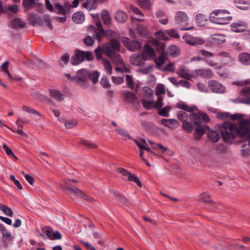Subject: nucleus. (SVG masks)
<instances>
[{
	"label": "nucleus",
	"mask_w": 250,
	"mask_h": 250,
	"mask_svg": "<svg viewBox=\"0 0 250 250\" xmlns=\"http://www.w3.org/2000/svg\"><path fill=\"white\" fill-rule=\"evenodd\" d=\"M208 85L209 89L213 93L222 94L225 92V86L215 80L209 81Z\"/></svg>",
	"instance_id": "7"
},
{
	"label": "nucleus",
	"mask_w": 250,
	"mask_h": 250,
	"mask_svg": "<svg viewBox=\"0 0 250 250\" xmlns=\"http://www.w3.org/2000/svg\"><path fill=\"white\" fill-rule=\"evenodd\" d=\"M136 144V145L141 149L144 148V146L146 145V142L145 140L142 139L140 140H137L132 138V139Z\"/></svg>",
	"instance_id": "59"
},
{
	"label": "nucleus",
	"mask_w": 250,
	"mask_h": 250,
	"mask_svg": "<svg viewBox=\"0 0 250 250\" xmlns=\"http://www.w3.org/2000/svg\"><path fill=\"white\" fill-rule=\"evenodd\" d=\"M145 59L140 55H138L136 56L131 57L130 58V61L132 64L138 66H141L144 64Z\"/></svg>",
	"instance_id": "26"
},
{
	"label": "nucleus",
	"mask_w": 250,
	"mask_h": 250,
	"mask_svg": "<svg viewBox=\"0 0 250 250\" xmlns=\"http://www.w3.org/2000/svg\"><path fill=\"white\" fill-rule=\"evenodd\" d=\"M124 45L130 51L134 52L140 50L142 48L141 43L136 40L130 41L129 38H125L123 40Z\"/></svg>",
	"instance_id": "6"
},
{
	"label": "nucleus",
	"mask_w": 250,
	"mask_h": 250,
	"mask_svg": "<svg viewBox=\"0 0 250 250\" xmlns=\"http://www.w3.org/2000/svg\"><path fill=\"white\" fill-rule=\"evenodd\" d=\"M210 41L212 43L221 44L226 41V37L223 34H215L212 35L210 38Z\"/></svg>",
	"instance_id": "17"
},
{
	"label": "nucleus",
	"mask_w": 250,
	"mask_h": 250,
	"mask_svg": "<svg viewBox=\"0 0 250 250\" xmlns=\"http://www.w3.org/2000/svg\"><path fill=\"white\" fill-rule=\"evenodd\" d=\"M9 62L8 61H5L1 65H0V68L1 69L2 71L5 73L8 76V77L9 79H13V77L11 75V74L9 73L8 70V66Z\"/></svg>",
	"instance_id": "46"
},
{
	"label": "nucleus",
	"mask_w": 250,
	"mask_h": 250,
	"mask_svg": "<svg viewBox=\"0 0 250 250\" xmlns=\"http://www.w3.org/2000/svg\"><path fill=\"white\" fill-rule=\"evenodd\" d=\"M141 102L143 107L147 110L154 107V101L153 100H146L143 99L141 100Z\"/></svg>",
	"instance_id": "37"
},
{
	"label": "nucleus",
	"mask_w": 250,
	"mask_h": 250,
	"mask_svg": "<svg viewBox=\"0 0 250 250\" xmlns=\"http://www.w3.org/2000/svg\"><path fill=\"white\" fill-rule=\"evenodd\" d=\"M22 109L24 111L28 112L29 113L35 114L39 116H41V114L38 111L26 105H23L22 106Z\"/></svg>",
	"instance_id": "49"
},
{
	"label": "nucleus",
	"mask_w": 250,
	"mask_h": 250,
	"mask_svg": "<svg viewBox=\"0 0 250 250\" xmlns=\"http://www.w3.org/2000/svg\"><path fill=\"white\" fill-rule=\"evenodd\" d=\"M142 96L146 98H150L153 96V91L149 87L145 86L142 89Z\"/></svg>",
	"instance_id": "39"
},
{
	"label": "nucleus",
	"mask_w": 250,
	"mask_h": 250,
	"mask_svg": "<svg viewBox=\"0 0 250 250\" xmlns=\"http://www.w3.org/2000/svg\"><path fill=\"white\" fill-rule=\"evenodd\" d=\"M190 120L196 125H201L202 120L206 122L209 121L208 116L204 113L192 114L190 116Z\"/></svg>",
	"instance_id": "9"
},
{
	"label": "nucleus",
	"mask_w": 250,
	"mask_h": 250,
	"mask_svg": "<svg viewBox=\"0 0 250 250\" xmlns=\"http://www.w3.org/2000/svg\"><path fill=\"white\" fill-rule=\"evenodd\" d=\"M208 137L213 143L217 142L220 139V134L216 131L211 130L208 132Z\"/></svg>",
	"instance_id": "29"
},
{
	"label": "nucleus",
	"mask_w": 250,
	"mask_h": 250,
	"mask_svg": "<svg viewBox=\"0 0 250 250\" xmlns=\"http://www.w3.org/2000/svg\"><path fill=\"white\" fill-rule=\"evenodd\" d=\"M115 19L117 22L123 23L126 21L127 17L126 14L124 12L118 10L115 14Z\"/></svg>",
	"instance_id": "25"
},
{
	"label": "nucleus",
	"mask_w": 250,
	"mask_h": 250,
	"mask_svg": "<svg viewBox=\"0 0 250 250\" xmlns=\"http://www.w3.org/2000/svg\"><path fill=\"white\" fill-rule=\"evenodd\" d=\"M63 189L68 192L70 195H74L84 200L92 202L94 199L84 193L83 191L76 187L64 186Z\"/></svg>",
	"instance_id": "5"
},
{
	"label": "nucleus",
	"mask_w": 250,
	"mask_h": 250,
	"mask_svg": "<svg viewBox=\"0 0 250 250\" xmlns=\"http://www.w3.org/2000/svg\"><path fill=\"white\" fill-rule=\"evenodd\" d=\"M168 52L171 56L176 57L179 54V49L175 45H172L168 47Z\"/></svg>",
	"instance_id": "45"
},
{
	"label": "nucleus",
	"mask_w": 250,
	"mask_h": 250,
	"mask_svg": "<svg viewBox=\"0 0 250 250\" xmlns=\"http://www.w3.org/2000/svg\"><path fill=\"white\" fill-rule=\"evenodd\" d=\"M139 5L146 10H149L151 6V3L148 0H142L139 1Z\"/></svg>",
	"instance_id": "51"
},
{
	"label": "nucleus",
	"mask_w": 250,
	"mask_h": 250,
	"mask_svg": "<svg viewBox=\"0 0 250 250\" xmlns=\"http://www.w3.org/2000/svg\"><path fill=\"white\" fill-rule=\"evenodd\" d=\"M25 22L21 18H15L12 21V26L14 28H23L25 26Z\"/></svg>",
	"instance_id": "36"
},
{
	"label": "nucleus",
	"mask_w": 250,
	"mask_h": 250,
	"mask_svg": "<svg viewBox=\"0 0 250 250\" xmlns=\"http://www.w3.org/2000/svg\"><path fill=\"white\" fill-rule=\"evenodd\" d=\"M166 93L165 88L164 84H158L156 88V95L159 96L160 94H164Z\"/></svg>",
	"instance_id": "52"
},
{
	"label": "nucleus",
	"mask_w": 250,
	"mask_h": 250,
	"mask_svg": "<svg viewBox=\"0 0 250 250\" xmlns=\"http://www.w3.org/2000/svg\"><path fill=\"white\" fill-rule=\"evenodd\" d=\"M53 12L63 16L66 15L65 9L62 5L59 3H54Z\"/></svg>",
	"instance_id": "31"
},
{
	"label": "nucleus",
	"mask_w": 250,
	"mask_h": 250,
	"mask_svg": "<svg viewBox=\"0 0 250 250\" xmlns=\"http://www.w3.org/2000/svg\"><path fill=\"white\" fill-rule=\"evenodd\" d=\"M99 77V74L97 72H94L92 74L89 72V78L91 79L94 83L97 82L98 78Z\"/></svg>",
	"instance_id": "61"
},
{
	"label": "nucleus",
	"mask_w": 250,
	"mask_h": 250,
	"mask_svg": "<svg viewBox=\"0 0 250 250\" xmlns=\"http://www.w3.org/2000/svg\"><path fill=\"white\" fill-rule=\"evenodd\" d=\"M89 71L85 69H82L77 71V75L74 76V81L80 86L86 88L88 86L87 81L89 79Z\"/></svg>",
	"instance_id": "4"
},
{
	"label": "nucleus",
	"mask_w": 250,
	"mask_h": 250,
	"mask_svg": "<svg viewBox=\"0 0 250 250\" xmlns=\"http://www.w3.org/2000/svg\"><path fill=\"white\" fill-rule=\"evenodd\" d=\"M29 23L32 25L41 26L43 25L42 20L39 16L30 13L28 15Z\"/></svg>",
	"instance_id": "15"
},
{
	"label": "nucleus",
	"mask_w": 250,
	"mask_h": 250,
	"mask_svg": "<svg viewBox=\"0 0 250 250\" xmlns=\"http://www.w3.org/2000/svg\"><path fill=\"white\" fill-rule=\"evenodd\" d=\"M154 56L155 54L152 47L146 44L144 47L143 57L146 60V57L151 58Z\"/></svg>",
	"instance_id": "20"
},
{
	"label": "nucleus",
	"mask_w": 250,
	"mask_h": 250,
	"mask_svg": "<svg viewBox=\"0 0 250 250\" xmlns=\"http://www.w3.org/2000/svg\"><path fill=\"white\" fill-rule=\"evenodd\" d=\"M127 180L129 181H132V182H135L140 187H142V183H141L140 180L137 177V176L134 174H131L130 173V174L129 175H128V176L127 177Z\"/></svg>",
	"instance_id": "44"
},
{
	"label": "nucleus",
	"mask_w": 250,
	"mask_h": 250,
	"mask_svg": "<svg viewBox=\"0 0 250 250\" xmlns=\"http://www.w3.org/2000/svg\"><path fill=\"white\" fill-rule=\"evenodd\" d=\"M113 193L115 198L121 203L124 204L127 206H128L131 204L130 201L124 195L116 191H114Z\"/></svg>",
	"instance_id": "28"
},
{
	"label": "nucleus",
	"mask_w": 250,
	"mask_h": 250,
	"mask_svg": "<svg viewBox=\"0 0 250 250\" xmlns=\"http://www.w3.org/2000/svg\"><path fill=\"white\" fill-rule=\"evenodd\" d=\"M183 39L188 44L193 46L201 45L205 43V41L200 37H194L189 35H186L183 36Z\"/></svg>",
	"instance_id": "8"
},
{
	"label": "nucleus",
	"mask_w": 250,
	"mask_h": 250,
	"mask_svg": "<svg viewBox=\"0 0 250 250\" xmlns=\"http://www.w3.org/2000/svg\"><path fill=\"white\" fill-rule=\"evenodd\" d=\"M195 19L196 23L199 26L204 25L206 21H207L206 16L202 14H198L196 15Z\"/></svg>",
	"instance_id": "35"
},
{
	"label": "nucleus",
	"mask_w": 250,
	"mask_h": 250,
	"mask_svg": "<svg viewBox=\"0 0 250 250\" xmlns=\"http://www.w3.org/2000/svg\"><path fill=\"white\" fill-rule=\"evenodd\" d=\"M102 62L106 72L111 75L112 69L109 61L106 59H102Z\"/></svg>",
	"instance_id": "41"
},
{
	"label": "nucleus",
	"mask_w": 250,
	"mask_h": 250,
	"mask_svg": "<svg viewBox=\"0 0 250 250\" xmlns=\"http://www.w3.org/2000/svg\"><path fill=\"white\" fill-rule=\"evenodd\" d=\"M112 60V62L116 64H121L123 63V61L121 58L120 55L116 53L111 57H109Z\"/></svg>",
	"instance_id": "47"
},
{
	"label": "nucleus",
	"mask_w": 250,
	"mask_h": 250,
	"mask_svg": "<svg viewBox=\"0 0 250 250\" xmlns=\"http://www.w3.org/2000/svg\"><path fill=\"white\" fill-rule=\"evenodd\" d=\"M177 106L178 108L180 109H182L184 110L185 111L188 112H192L194 110L197 109L196 106H188V105L185 104L183 102H180L177 104Z\"/></svg>",
	"instance_id": "38"
},
{
	"label": "nucleus",
	"mask_w": 250,
	"mask_h": 250,
	"mask_svg": "<svg viewBox=\"0 0 250 250\" xmlns=\"http://www.w3.org/2000/svg\"><path fill=\"white\" fill-rule=\"evenodd\" d=\"M239 62L245 65H250V54L248 53H241L238 57Z\"/></svg>",
	"instance_id": "22"
},
{
	"label": "nucleus",
	"mask_w": 250,
	"mask_h": 250,
	"mask_svg": "<svg viewBox=\"0 0 250 250\" xmlns=\"http://www.w3.org/2000/svg\"><path fill=\"white\" fill-rule=\"evenodd\" d=\"M103 33H104L105 36L108 38H111V39H112V38H115L116 36V33L111 30H107L106 31L104 30V32ZM109 40L110 41V39Z\"/></svg>",
	"instance_id": "58"
},
{
	"label": "nucleus",
	"mask_w": 250,
	"mask_h": 250,
	"mask_svg": "<svg viewBox=\"0 0 250 250\" xmlns=\"http://www.w3.org/2000/svg\"><path fill=\"white\" fill-rule=\"evenodd\" d=\"M176 73L180 77L187 80H190L194 76L189 70L183 66L180 67L177 69Z\"/></svg>",
	"instance_id": "12"
},
{
	"label": "nucleus",
	"mask_w": 250,
	"mask_h": 250,
	"mask_svg": "<svg viewBox=\"0 0 250 250\" xmlns=\"http://www.w3.org/2000/svg\"><path fill=\"white\" fill-rule=\"evenodd\" d=\"M171 107L170 106H166L164 108H160V109H158V114L164 117H168L169 116V112L171 109Z\"/></svg>",
	"instance_id": "42"
},
{
	"label": "nucleus",
	"mask_w": 250,
	"mask_h": 250,
	"mask_svg": "<svg viewBox=\"0 0 250 250\" xmlns=\"http://www.w3.org/2000/svg\"><path fill=\"white\" fill-rule=\"evenodd\" d=\"M153 67V65L151 64L146 68H140L139 71L143 74L146 75L152 71Z\"/></svg>",
	"instance_id": "57"
},
{
	"label": "nucleus",
	"mask_w": 250,
	"mask_h": 250,
	"mask_svg": "<svg viewBox=\"0 0 250 250\" xmlns=\"http://www.w3.org/2000/svg\"><path fill=\"white\" fill-rule=\"evenodd\" d=\"M95 41V37H91L89 36H86L84 39H83V42L84 43L88 45V46H91L93 45Z\"/></svg>",
	"instance_id": "55"
},
{
	"label": "nucleus",
	"mask_w": 250,
	"mask_h": 250,
	"mask_svg": "<svg viewBox=\"0 0 250 250\" xmlns=\"http://www.w3.org/2000/svg\"><path fill=\"white\" fill-rule=\"evenodd\" d=\"M83 6L88 10L95 9L97 7V4L95 0H87L83 3Z\"/></svg>",
	"instance_id": "32"
},
{
	"label": "nucleus",
	"mask_w": 250,
	"mask_h": 250,
	"mask_svg": "<svg viewBox=\"0 0 250 250\" xmlns=\"http://www.w3.org/2000/svg\"><path fill=\"white\" fill-rule=\"evenodd\" d=\"M84 14L82 12L75 13L72 16L73 21L77 24H81L84 21Z\"/></svg>",
	"instance_id": "24"
},
{
	"label": "nucleus",
	"mask_w": 250,
	"mask_h": 250,
	"mask_svg": "<svg viewBox=\"0 0 250 250\" xmlns=\"http://www.w3.org/2000/svg\"><path fill=\"white\" fill-rule=\"evenodd\" d=\"M116 131L120 135L125 137V139H132V138L128 134V132L126 130L118 127L116 128Z\"/></svg>",
	"instance_id": "43"
},
{
	"label": "nucleus",
	"mask_w": 250,
	"mask_h": 250,
	"mask_svg": "<svg viewBox=\"0 0 250 250\" xmlns=\"http://www.w3.org/2000/svg\"><path fill=\"white\" fill-rule=\"evenodd\" d=\"M183 127L185 130L189 132H191L193 129L192 124L188 122V121L183 122Z\"/></svg>",
	"instance_id": "53"
},
{
	"label": "nucleus",
	"mask_w": 250,
	"mask_h": 250,
	"mask_svg": "<svg viewBox=\"0 0 250 250\" xmlns=\"http://www.w3.org/2000/svg\"><path fill=\"white\" fill-rule=\"evenodd\" d=\"M35 3L34 0H22V5L26 12L33 8Z\"/></svg>",
	"instance_id": "30"
},
{
	"label": "nucleus",
	"mask_w": 250,
	"mask_h": 250,
	"mask_svg": "<svg viewBox=\"0 0 250 250\" xmlns=\"http://www.w3.org/2000/svg\"><path fill=\"white\" fill-rule=\"evenodd\" d=\"M102 19L105 25H109L111 23V18L108 12L106 10H103L102 12Z\"/></svg>",
	"instance_id": "33"
},
{
	"label": "nucleus",
	"mask_w": 250,
	"mask_h": 250,
	"mask_svg": "<svg viewBox=\"0 0 250 250\" xmlns=\"http://www.w3.org/2000/svg\"><path fill=\"white\" fill-rule=\"evenodd\" d=\"M43 233H45L48 238L50 239L52 233V229L48 227L43 228L42 229Z\"/></svg>",
	"instance_id": "64"
},
{
	"label": "nucleus",
	"mask_w": 250,
	"mask_h": 250,
	"mask_svg": "<svg viewBox=\"0 0 250 250\" xmlns=\"http://www.w3.org/2000/svg\"><path fill=\"white\" fill-rule=\"evenodd\" d=\"M174 70V63L173 62H169L163 69V71L173 72Z\"/></svg>",
	"instance_id": "60"
},
{
	"label": "nucleus",
	"mask_w": 250,
	"mask_h": 250,
	"mask_svg": "<svg viewBox=\"0 0 250 250\" xmlns=\"http://www.w3.org/2000/svg\"><path fill=\"white\" fill-rule=\"evenodd\" d=\"M165 47L162 45L161 46V49L160 50V55L159 56L157 59L155 60V62L156 64V67L157 69L160 70L161 69L162 65L165 62V61L167 57L165 54L164 51Z\"/></svg>",
	"instance_id": "10"
},
{
	"label": "nucleus",
	"mask_w": 250,
	"mask_h": 250,
	"mask_svg": "<svg viewBox=\"0 0 250 250\" xmlns=\"http://www.w3.org/2000/svg\"><path fill=\"white\" fill-rule=\"evenodd\" d=\"M200 53L202 55V56L205 57L206 59L211 58L214 57V55L212 53L206 50H201Z\"/></svg>",
	"instance_id": "54"
},
{
	"label": "nucleus",
	"mask_w": 250,
	"mask_h": 250,
	"mask_svg": "<svg viewBox=\"0 0 250 250\" xmlns=\"http://www.w3.org/2000/svg\"><path fill=\"white\" fill-rule=\"evenodd\" d=\"M197 127L195 129L194 137L196 139H200L204 134L206 130L209 129V127L207 125H197Z\"/></svg>",
	"instance_id": "16"
},
{
	"label": "nucleus",
	"mask_w": 250,
	"mask_h": 250,
	"mask_svg": "<svg viewBox=\"0 0 250 250\" xmlns=\"http://www.w3.org/2000/svg\"><path fill=\"white\" fill-rule=\"evenodd\" d=\"M69 58L70 55H69L68 53H66L63 54L60 58V65L62 66H63L64 65H66L69 60Z\"/></svg>",
	"instance_id": "48"
},
{
	"label": "nucleus",
	"mask_w": 250,
	"mask_h": 250,
	"mask_svg": "<svg viewBox=\"0 0 250 250\" xmlns=\"http://www.w3.org/2000/svg\"><path fill=\"white\" fill-rule=\"evenodd\" d=\"M123 95L125 100L129 103H134L137 99L135 94L131 92L125 91L123 93Z\"/></svg>",
	"instance_id": "23"
},
{
	"label": "nucleus",
	"mask_w": 250,
	"mask_h": 250,
	"mask_svg": "<svg viewBox=\"0 0 250 250\" xmlns=\"http://www.w3.org/2000/svg\"><path fill=\"white\" fill-rule=\"evenodd\" d=\"M161 124L165 126L173 128L175 127L178 125V122L176 119H163L161 120Z\"/></svg>",
	"instance_id": "19"
},
{
	"label": "nucleus",
	"mask_w": 250,
	"mask_h": 250,
	"mask_svg": "<svg viewBox=\"0 0 250 250\" xmlns=\"http://www.w3.org/2000/svg\"><path fill=\"white\" fill-rule=\"evenodd\" d=\"M222 126V138L226 143H231L237 136L240 138H246L249 140L250 147V124L247 120H242L238 127L230 123L224 122Z\"/></svg>",
	"instance_id": "1"
},
{
	"label": "nucleus",
	"mask_w": 250,
	"mask_h": 250,
	"mask_svg": "<svg viewBox=\"0 0 250 250\" xmlns=\"http://www.w3.org/2000/svg\"><path fill=\"white\" fill-rule=\"evenodd\" d=\"M244 115L241 114H234L230 115L228 113H221L218 114L217 117L219 119H229L230 118L232 120L235 121L238 119L243 118Z\"/></svg>",
	"instance_id": "18"
},
{
	"label": "nucleus",
	"mask_w": 250,
	"mask_h": 250,
	"mask_svg": "<svg viewBox=\"0 0 250 250\" xmlns=\"http://www.w3.org/2000/svg\"><path fill=\"white\" fill-rule=\"evenodd\" d=\"M175 19L176 22L179 25L187 24L188 20L187 14L183 11L177 12Z\"/></svg>",
	"instance_id": "13"
},
{
	"label": "nucleus",
	"mask_w": 250,
	"mask_h": 250,
	"mask_svg": "<svg viewBox=\"0 0 250 250\" xmlns=\"http://www.w3.org/2000/svg\"><path fill=\"white\" fill-rule=\"evenodd\" d=\"M62 238L61 233L59 231H53L51 236L50 237L51 240H61Z\"/></svg>",
	"instance_id": "63"
},
{
	"label": "nucleus",
	"mask_w": 250,
	"mask_h": 250,
	"mask_svg": "<svg viewBox=\"0 0 250 250\" xmlns=\"http://www.w3.org/2000/svg\"><path fill=\"white\" fill-rule=\"evenodd\" d=\"M157 17L159 21L163 24H166L168 22V19L163 11H158L156 13Z\"/></svg>",
	"instance_id": "34"
},
{
	"label": "nucleus",
	"mask_w": 250,
	"mask_h": 250,
	"mask_svg": "<svg viewBox=\"0 0 250 250\" xmlns=\"http://www.w3.org/2000/svg\"><path fill=\"white\" fill-rule=\"evenodd\" d=\"M229 12L226 10H215L210 14L209 18L211 22L218 24H226L232 20V17L229 16Z\"/></svg>",
	"instance_id": "2"
},
{
	"label": "nucleus",
	"mask_w": 250,
	"mask_h": 250,
	"mask_svg": "<svg viewBox=\"0 0 250 250\" xmlns=\"http://www.w3.org/2000/svg\"><path fill=\"white\" fill-rule=\"evenodd\" d=\"M192 114V113H190V115H188L185 111H181L178 113L177 118L179 120L181 121L182 122H184L187 121L188 117L190 118V116Z\"/></svg>",
	"instance_id": "40"
},
{
	"label": "nucleus",
	"mask_w": 250,
	"mask_h": 250,
	"mask_svg": "<svg viewBox=\"0 0 250 250\" xmlns=\"http://www.w3.org/2000/svg\"><path fill=\"white\" fill-rule=\"evenodd\" d=\"M125 79L127 84H128V87L131 89H133L134 88V83L132 76L129 75H126L125 76Z\"/></svg>",
	"instance_id": "50"
},
{
	"label": "nucleus",
	"mask_w": 250,
	"mask_h": 250,
	"mask_svg": "<svg viewBox=\"0 0 250 250\" xmlns=\"http://www.w3.org/2000/svg\"><path fill=\"white\" fill-rule=\"evenodd\" d=\"M120 49V42L115 39H110L109 44L105 45L103 47V52L109 58L117 53Z\"/></svg>",
	"instance_id": "3"
},
{
	"label": "nucleus",
	"mask_w": 250,
	"mask_h": 250,
	"mask_svg": "<svg viewBox=\"0 0 250 250\" xmlns=\"http://www.w3.org/2000/svg\"><path fill=\"white\" fill-rule=\"evenodd\" d=\"M49 93L53 98L58 101H62L64 99V95L58 90L49 89Z\"/></svg>",
	"instance_id": "27"
},
{
	"label": "nucleus",
	"mask_w": 250,
	"mask_h": 250,
	"mask_svg": "<svg viewBox=\"0 0 250 250\" xmlns=\"http://www.w3.org/2000/svg\"><path fill=\"white\" fill-rule=\"evenodd\" d=\"M232 31L235 32H242L247 28V24L241 21L232 23L231 25Z\"/></svg>",
	"instance_id": "14"
},
{
	"label": "nucleus",
	"mask_w": 250,
	"mask_h": 250,
	"mask_svg": "<svg viewBox=\"0 0 250 250\" xmlns=\"http://www.w3.org/2000/svg\"><path fill=\"white\" fill-rule=\"evenodd\" d=\"M3 148L4 149L6 153L9 156H12L16 159H17V157L15 155L11 149L9 148L5 144H3Z\"/></svg>",
	"instance_id": "56"
},
{
	"label": "nucleus",
	"mask_w": 250,
	"mask_h": 250,
	"mask_svg": "<svg viewBox=\"0 0 250 250\" xmlns=\"http://www.w3.org/2000/svg\"><path fill=\"white\" fill-rule=\"evenodd\" d=\"M237 8L241 10H246L250 6V0H234Z\"/></svg>",
	"instance_id": "21"
},
{
	"label": "nucleus",
	"mask_w": 250,
	"mask_h": 250,
	"mask_svg": "<svg viewBox=\"0 0 250 250\" xmlns=\"http://www.w3.org/2000/svg\"><path fill=\"white\" fill-rule=\"evenodd\" d=\"M102 52H103V48H101L100 46H99L97 48L95 49V53L96 59L97 60H102V59H103L102 58Z\"/></svg>",
	"instance_id": "62"
},
{
	"label": "nucleus",
	"mask_w": 250,
	"mask_h": 250,
	"mask_svg": "<svg viewBox=\"0 0 250 250\" xmlns=\"http://www.w3.org/2000/svg\"><path fill=\"white\" fill-rule=\"evenodd\" d=\"M84 60V51L76 50L75 55L71 58V63L73 65H78L82 62Z\"/></svg>",
	"instance_id": "11"
}]
</instances>
